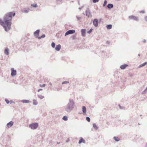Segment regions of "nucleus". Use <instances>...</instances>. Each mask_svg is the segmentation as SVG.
I'll use <instances>...</instances> for the list:
<instances>
[{"label":"nucleus","instance_id":"obj_56","mask_svg":"<svg viewBox=\"0 0 147 147\" xmlns=\"http://www.w3.org/2000/svg\"><path fill=\"white\" fill-rule=\"evenodd\" d=\"M80 114H81V113H80Z\"/></svg>","mask_w":147,"mask_h":147},{"label":"nucleus","instance_id":"obj_18","mask_svg":"<svg viewBox=\"0 0 147 147\" xmlns=\"http://www.w3.org/2000/svg\"><path fill=\"white\" fill-rule=\"evenodd\" d=\"M113 7V4L110 3L108 4L107 5V7L110 9L112 8Z\"/></svg>","mask_w":147,"mask_h":147},{"label":"nucleus","instance_id":"obj_13","mask_svg":"<svg viewBox=\"0 0 147 147\" xmlns=\"http://www.w3.org/2000/svg\"><path fill=\"white\" fill-rule=\"evenodd\" d=\"M4 53L5 54L8 55H9V49L8 48H6L4 50Z\"/></svg>","mask_w":147,"mask_h":147},{"label":"nucleus","instance_id":"obj_43","mask_svg":"<svg viewBox=\"0 0 147 147\" xmlns=\"http://www.w3.org/2000/svg\"><path fill=\"white\" fill-rule=\"evenodd\" d=\"M69 139H68L66 141V142L67 143L69 142Z\"/></svg>","mask_w":147,"mask_h":147},{"label":"nucleus","instance_id":"obj_4","mask_svg":"<svg viewBox=\"0 0 147 147\" xmlns=\"http://www.w3.org/2000/svg\"><path fill=\"white\" fill-rule=\"evenodd\" d=\"M85 12L86 15L87 16L88 18H92V15L91 14V13L88 8L86 9Z\"/></svg>","mask_w":147,"mask_h":147},{"label":"nucleus","instance_id":"obj_22","mask_svg":"<svg viewBox=\"0 0 147 147\" xmlns=\"http://www.w3.org/2000/svg\"><path fill=\"white\" fill-rule=\"evenodd\" d=\"M106 27L108 30H109L112 28V25L111 24H109Z\"/></svg>","mask_w":147,"mask_h":147},{"label":"nucleus","instance_id":"obj_29","mask_svg":"<svg viewBox=\"0 0 147 147\" xmlns=\"http://www.w3.org/2000/svg\"><path fill=\"white\" fill-rule=\"evenodd\" d=\"M55 43L54 42H53L51 43L52 47L53 48H55Z\"/></svg>","mask_w":147,"mask_h":147},{"label":"nucleus","instance_id":"obj_21","mask_svg":"<svg viewBox=\"0 0 147 147\" xmlns=\"http://www.w3.org/2000/svg\"><path fill=\"white\" fill-rule=\"evenodd\" d=\"M38 104V102L36 100L34 99L33 100V104L35 105H37Z\"/></svg>","mask_w":147,"mask_h":147},{"label":"nucleus","instance_id":"obj_38","mask_svg":"<svg viewBox=\"0 0 147 147\" xmlns=\"http://www.w3.org/2000/svg\"><path fill=\"white\" fill-rule=\"evenodd\" d=\"M119 106L121 109H123V107H121L120 105H119Z\"/></svg>","mask_w":147,"mask_h":147},{"label":"nucleus","instance_id":"obj_41","mask_svg":"<svg viewBox=\"0 0 147 147\" xmlns=\"http://www.w3.org/2000/svg\"><path fill=\"white\" fill-rule=\"evenodd\" d=\"M9 102H10V103H14V101L12 100H11Z\"/></svg>","mask_w":147,"mask_h":147},{"label":"nucleus","instance_id":"obj_40","mask_svg":"<svg viewBox=\"0 0 147 147\" xmlns=\"http://www.w3.org/2000/svg\"><path fill=\"white\" fill-rule=\"evenodd\" d=\"M140 13H145V11L144 10H142V11H140Z\"/></svg>","mask_w":147,"mask_h":147},{"label":"nucleus","instance_id":"obj_44","mask_svg":"<svg viewBox=\"0 0 147 147\" xmlns=\"http://www.w3.org/2000/svg\"><path fill=\"white\" fill-rule=\"evenodd\" d=\"M83 7V6H82L81 7H79V8H78V9H80H80H82Z\"/></svg>","mask_w":147,"mask_h":147},{"label":"nucleus","instance_id":"obj_10","mask_svg":"<svg viewBox=\"0 0 147 147\" xmlns=\"http://www.w3.org/2000/svg\"><path fill=\"white\" fill-rule=\"evenodd\" d=\"M30 10L29 8H24L22 10V11L25 13H27L29 12Z\"/></svg>","mask_w":147,"mask_h":147},{"label":"nucleus","instance_id":"obj_15","mask_svg":"<svg viewBox=\"0 0 147 147\" xmlns=\"http://www.w3.org/2000/svg\"><path fill=\"white\" fill-rule=\"evenodd\" d=\"M82 110L84 115L86 114V109L85 107L83 106L82 107Z\"/></svg>","mask_w":147,"mask_h":147},{"label":"nucleus","instance_id":"obj_31","mask_svg":"<svg viewBox=\"0 0 147 147\" xmlns=\"http://www.w3.org/2000/svg\"><path fill=\"white\" fill-rule=\"evenodd\" d=\"M69 82L67 81H65L62 82V84H68L69 83Z\"/></svg>","mask_w":147,"mask_h":147},{"label":"nucleus","instance_id":"obj_26","mask_svg":"<svg viewBox=\"0 0 147 147\" xmlns=\"http://www.w3.org/2000/svg\"><path fill=\"white\" fill-rule=\"evenodd\" d=\"M45 37V34L42 35L41 36L38 37V38L39 39L42 38H43Z\"/></svg>","mask_w":147,"mask_h":147},{"label":"nucleus","instance_id":"obj_54","mask_svg":"<svg viewBox=\"0 0 147 147\" xmlns=\"http://www.w3.org/2000/svg\"><path fill=\"white\" fill-rule=\"evenodd\" d=\"M83 14L84 15V13H83Z\"/></svg>","mask_w":147,"mask_h":147},{"label":"nucleus","instance_id":"obj_23","mask_svg":"<svg viewBox=\"0 0 147 147\" xmlns=\"http://www.w3.org/2000/svg\"><path fill=\"white\" fill-rule=\"evenodd\" d=\"M113 139L115 140L116 142H118L120 140L119 139V138L118 137L115 136L113 137Z\"/></svg>","mask_w":147,"mask_h":147},{"label":"nucleus","instance_id":"obj_34","mask_svg":"<svg viewBox=\"0 0 147 147\" xmlns=\"http://www.w3.org/2000/svg\"><path fill=\"white\" fill-rule=\"evenodd\" d=\"M5 101L6 102L7 104H8L9 103V101L7 99H5Z\"/></svg>","mask_w":147,"mask_h":147},{"label":"nucleus","instance_id":"obj_9","mask_svg":"<svg viewBox=\"0 0 147 147\" xmlns=\"http://www.w3.org/2000/svg\"><path fill=\"white\" fill-rule=\"evenodd\" d=\"M13 124V122L12 121H10L6 125L7 127L9 128L11 127Z\"/></svg>","mask_w":147,"mask_h":147},{"label":"nucleus","instance_id":"obj_14","mask_svg":"<svg viewBox=\"0 0 147 147\" xmlns=\"http://www.w3.org/2000/svg\"><path fill=\"white\" fill-rule=\"evenodd\" d=\"M128 65L127 64H124L123 65H121L120 66V68L122 69H125L127 66Z\"/></svg>","mask_w":147,"mask_h":147},{"label":"nucleus","instance_id":"obj_32","mask_svg":"<svg viewBox=\"0 0 147 147\" xmlns=\"http://www.w3.org/2000/svg\"><path fill=\"white\" fill-rule=\"evenodd\" d=\"M86 119L88 122H89L90 121V118L89 117H86Z\"/></svg>","mask_w":147,"mask_h":147},{"label":"nucleus","instance_id":"obj_8","mask_svg":"<svg viewBox=\"0 0 147 147\" xmlns=\"http://www.w3.org/2000/svg\"><path fill=\"white\" fill-rule=\"evenodd\" d=\"M129 18L130 20H133L135 21H137L138 20V18L137 17L134 16H129L128 17Z\"/></svg>","mask_w":147,"mask_h":147},{"label":"nucleus","instance_id":"obj_51","mask_svg":"<svg viewBox=\"0 0 147 147\" xmlns=\"http://www.w3.org/2000/svg\"><path fill=\"white\" fill-rule=\"evenodd\" d=\"M60 142H57V144H60Z\"/></svg>","mask_w":147,"mask_h":147},{"label":"nucleus","instance_id":"obj_17","mask_svg":"<svg viewBox=\"0 0 147 147\" xmlns=\"http://www.w3.org/2000/svg\"><path fill=\"white\" fill-rule=\"evenodd\" d=\"M21 102L23 103H28L29 102H31L30 101L28 100H23L21 101Z\"/></svg>","mask_w":147,"mask_h":147},{"label":"nucleus","instance_id":"obj_24","mask_svg":"<svg viewBox=\"0 0 147 147\" xmlns=\"http://www.w3.org/2000/svg\"><path fill=\"white\" fill-rule=\"evenodd\" d=\"M93 126L94 128L96 130H97L98 129V127L95 123H93Z\"/></svg>","mask_w":147,"mask_h":147},{"label":"nucleus","instance_id":"obj_19","mask_svg":"<svg viewBox=\"0 0 147 147\" xmlns=\"http://www.w3.org/2000/svg\"><path fill=\"white\" fill-rule=\"evenodd\" d=\"M82 142L85 143V141L82 138H81V139L79 141L78 143L79 144H80Z\"/></svg>","mask_w":147,"mask_h":147},{"label":"nucleus","instance_id":"obj_45","mask_svg":"<svg viewBox=\"0 0 147 147\" xmlns=\"http://www.w3.org/2000/svg\"><path fill=\"white\" fill-rule=\"evenodd\" d=\"M143 42L144 43H145L146 42V41L145 39H144L143 40Z\"/></svg>","mask_w":147,"mask_h":147},{"label":"nucleus","instance_id":"obj_12","mask_svg":"<svg viewBox=\"0 0 147 147\" xmlns=\"http://www.w3.org/2000/svg\"><path fill=\"white\" fill-rule=\"evenodd\" d=\"M61 48V45L60 44H59L56 45L55 47V50L57 51H59Z\"/></svg>","mask_w":147,"mask_h":147},{"label":"nucleus","instance_id":"obj_33","mask_svg":"<svg viewBox=\"0 0 147 147\" xmlns=\"http://www.w3.org/2000/svg\"><path fill=\"white\" fill-rule=\"evenodd\" d=\"M107 3V1H106V0H105L104 1L103 4V7H105Z\"/></svg>","mask_w":147,"mask_h":147},{"label":"nucleus","instance_id":"obj_50","mask_svg":"<svg viewBox=\"0 0 147 147\" xmlns=\"http://www.w3.org/2000/svg\"><path fill=\"white\" fill-rule=\"evenodd\" d=\"M145 147H147V143Z\"/></svg>","mask_w":147,"mask_h":147},{"label":"nucleus","instance_id":"obj_1","mask_svg":"<svg viewBox=\"0 0 147 147\" xmlns=\"http://www.w3.org/2000/svg\"><path fill=\"white\" fill-rule=\"evenodd\" d=\"M15 15V13L9 12L4 16L3 18V21L0 19V24L3 26L5 31L7 32L10 29L12 17L14 16Z\"/></svg>","mask_w":147,"mask_h":147},{"label":"nucleus","instance_id":"obj_30","mask_svg":"<svg viewBox=\"0 0 147 147\" xmlns=\"http://www.w3.org/2000/svg\"><path fill=\"white\" fill-rule=\"evenodd\" d=\"M38 97L41 99H43L44 97V96L40 95H38Z\"/></svg>","mask_w":147,"mask_h":147},{"label":"nucleus","instance_id":"obj_58","mask_svg":"<svg viewBox=\"0 0 147 147\" xmlns=\"http://www.w3.org/2000/svg\"><path fill=\"white\" fill-rule=\"evenodd\" d=\"M142 115H140V116H141Z\"/></svg>","mask_w":147,"mask_h":147},{"label":"nucleus","instance_id":"obj_5","mask_svg":"<svg viewBox=\"0 0 147 147\" xmlns=\"http://www.w3.org/2000/svg\"><path fill=\"white\" fill-rule=\"evenodd\" d=\"M75 32V30H68L65 34V36H66L69 34H71L74 33Z\"/></svg>","mask_w":147,"mask_h":147},{"label":"nucleus","instance_id":"obj_53","mask_svg":"<svg viewBox=\"0 0 147 147\" xmlns=\"http://www.w3.org/2000/svg\"><path fill=\"white\" fill-rule=\"evenodd\" d=\"M78 3H79V1H78Z\"/></svg>","mask_w":147,"mask_h":147},{"label":"nucleus","instance_id":"obj_35","mask_svg":"<svg viewBox=\"0 0 147 147\" xmlns=\"http://www.w3.org/2000/svg\"><path fill=\"white\" fill-rule=\"evenodd\" d=\"M99 1V0H92V2L94 3H95L96 2H98Z\"/></svg>","mask_w":147,"mask_h":147},{"label":"nucleus","instance_id":"obj_39","mask_svg":"<svg viewBox=\"0 0 147 147\" xmlns=\"http://www.w3.org/2000/svg\"><path fill=\"white\" fill-rule=\"evenodd\" d=\"M76 18L78 20H79L81 18V17H78L77 16H76Z\"/></svg>","mask_w":147,"mask_h":147},{"label":"nucleus","instance_id":"obj_36","mask_svg":"<svg viewBox=\"0 0 147 147\" xmlns=\"http://www.w3.org/2000/svg\"><path fill=\"white\" fill-rule=\"evenodd\" d=\"M92 30L93 29L92 28L90 29L89 31H88V32H87L88 33V34H90L92 31Z\"/></svg>","mask_w":147,"mask_h":147},{"label":"nucleus","instance_id":"obj_46","mask_svg":"<svg viewBox=\"0 0 147 147\" xmlns=\"http://www.w3.org/2000/svg\"><path fill=\"white\" fill-rule=\"evenodd\" d=\"M110 43V42L109 41H107L106 42V43L108 44H109Z\"/></svg>","mask_w":147,"mask_h":147},{"label":"nucleus","instance_id":"obj_49","mask_svg":"<svg viewBox=\"0 0 147 147\" xmlns=\"http://www.w3.org/2000/svg\"><path fill=\"white\" fill-rule=\"evenodd\" d=\"M42 89H38L37 90V91L38 92H39Z\"/></svg>","mask_w":147,"mask_h":147},{"label":"nucleus","instance_id":"obj_55","mask_svg":"<svg viewBox=\"0 0 147 147\" xmlns=\"http://www.w3.org/2000/svg\"><path fill=\"white\" fill-rule=\"evenodd\" d=\"M138 124L139 125H140V124H139V123H138Z\"/></svg>","mask_w":147,"mask_h":147},{"label":"nucleus","instance_id":"obj_11","mask_svg":"<svg viewBox=\"0 0 147 147\" xmlns=\"http://www.w3.org/2000/svg\"><path fill=\"white\" fill-rule=\"evenodd\" d=\"M39 32L40 30H37L36 31H35L34 33L35 36L38 38L39 35Z\"/></svg>","mask_w":147,"mask_h":147},{"label":"nucleus","instance_id":"obj_37","mask_svg":"<svg viewBox=\"0 0 147 147\" xmlns=\"http://www.w3.org/2000/svg\"><path fill=\"white\" fill-rule=\"evenodd\" d=\"M76 37V35H73L72 36V39L73 40H74L75 39Z\"/></svg>","mask_w":147,"mask_h":147},{"label":"nucleus","instance_id":"obj_16","mask_svg":"<svg viewBox=\"0 0 147 147\" xmlns=\"http://www.w3.org/2000/svg\"><path fill=\"white\" fill-rule=\"evenodd\" d=\"M82 35L84 36L85 35L86 30L85 29H82L81 30Z\"/></svg>","mask_w":147,"mask_h":147},{"label":"nucleus","instance_id":"obj_48","mask_svg":"<svg viewBox=\"0 0 147 147\" xmlns=\"http://www.w3.org/2000/svg\"><path fill=\"white\" fill-rule=\"evenodd\" d=\"M45 85H46L45 84H43L42 86V87H44L45 86Z\"/></svg>","mask_w":147,"mask_h":147},{"label":"nucleus","instance_id":"obj_7","mask_svg":"<svg viewBox=\"0 0 147 147\" xmlns=\"http://www.w3.org/2000/svg\"><path fill=\"white\" fill-rule=\"evenodd\" d=\"M11 75L12 76H14L16 75V71L13 68H12L11 69Z\"/></svg>","mask_w":147,"mask_h":147},{"label":"nucleus","instance_id":"obj_47","mask_svg":"<svg viewBox=\"0 0 147 147\" xmlns=\"http://www.w3.org/2000/svg\"><path fill=\"white\" fill-rule=\"evenodd\" d=\"M147 90V87L146 88L145 90H144L142 92H145V91Z\"/></svg>","mask_w":147,"mask_h":147},{"label":"nucleus","instance_id":"obj_25","mask_svg":"<svg viewBox=\"0 0 147 147\" xmlns=\"http://www.w3.org/2000/svg\"><path fill=\"white\" fill-rule=\"evenodd\" d=\"M62 0H56V2L57 4H60L62 3Z\"/></svg>","mask_w":147,"mask_h":147},{"label":"nucleus","instance_id":"obj_28","mask_svg":"<svg viewBox=\"0 0 147 147\" xmlns=\"http://www.w3.org/2000/svg\"><path fill=\"white\" fill-rule=\"evenodd\" d=\"M31 6L34 7H38V5L36 4H31Z\"/></svg>","mask_w":147,"mask_h":147},{"label":"nucleus","instance_id":"obj_2","mask_svg":"<svg viewBox=\"0 0 147 147\" xmlns=\"http://www.w3.org/2000/svg\"><path fill=\"white\" fill-rule=\"evenodd\" d=\"M74 107V102L72 99H69L67 105L65 107V110L67 112H70Z\"/></svg>","mask_w":147,"mask_h":147},{"label":"nucleus","instance_id":"obj_27","mask_svg":"<svg viewBox=\"0 0 147 147\" xmlns=\"http://www.w3.org/2000/svg\"><path fill=\"white\" fill-rule=\"evenodd\" d=\"M63 119L64 121H67L68 119L67 117L66 116H64L62 118Z\"/></svg>","mask_w":147,"mask_h":147},{"label":"nucleus","instance_id":"obj_20","mask_svg":"<svg viewBox=\"0 0 147 147\" xmlns=\"http://www.w3.org/2000/svg\"><path fill=\"white\" fill-rule=\"evenodd\" d=\"M147 64V62H146L144 63H143V64H142L140 65L139 66V67H141L144 66Z\"/></svg>","mask_w":147,"mask_h":147},{"label":"nucleus","instance_id":"obj_3","mask_svg":"<svg viewBox=\"0 0 147 147\" xmlns=\"http://www.w3.org/2000/svg\"><path fill=\"white\" fill-rule=\"evenodd\" d=\"M29 126L31 129H35L37 128L38 126V124L37 123H33L30 124Z\"/></svg>","mask_w":147,"mask_h":147},{"label":"nucleus","instance_id":"obj_52","mask_svg":"<svg viewBox=\"0 0 147 147\" xmlns=\"http://www.w3.org/2000/svg\"><path fill=\"white\" fill-rule=\"evenodd\" d=\"M138 56H140V54H138Z\"/></svg>","mask_w":147,"mask_h":147},{"label":"nucleus","instance_id":"obj_57","mask_svg":"<svg viewBox=\"0 0 147 147\" xmlns=\"http://www.w3.org/2000/svg\"><path fill=\"white\" fill-rule=\"evenodd\" d=\"M80 114H81V113H80Z\"/></svg>","mask_w":147,"mask_h":147},{"label":"nucleus","instance_id":"obj_42","mask_svg":"<svg viewBox=\"0 0 147 147\" xmlns=\"http://www.w3.org/2000/svg\"><path fill=\"white\" fill-rule=\"evenodd\" d=\"M145 21L147 22V16H146L144 18Z\"/></svg>","mask_w":147,"mask_h":147},{"label":"nucleus","instance_id":"obj_6","mask_svg":"<svg viewBox=\"0 0 147 147\" xmlns=\"http://www.w3.org/2000/svg\"><path fill=\"white\" fill-rule=\"evenodd\" d=\"M93 25L95 27H97L98 25V21L97 19H95L93 21Z\"/></svg>","mask_w":147,"mask_h":147}]
</instances>
